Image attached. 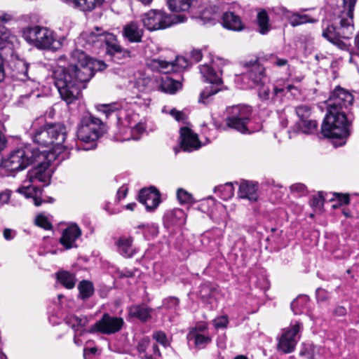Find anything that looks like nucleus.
Returning <instances> with one entry per match:
<instances>
[{"mask_svg":"<svg viewBox=\"0 0 359 359\" xmlns=\"http://www.w3.org/2000/svg\"><path fill=\"white\" fill-rule=\"evenodd\" d=\"M307 298L306 297H299L291 303V309L294 314H299L303 312L300 308L306 302Z\"/></svg>","mask_w":359,"mask_h":359,"instance_id":"a18cd8bd","label":"nucleus"},{"mask_svg":"<svg viewBox=\"0 0 359 359\" xmlns=\"http://www.w3.org/2000/svg\"><path fill=\"white\" fill-rule=\"evenodd\" d=\"M257 23L259 26V32L262 34H266L269 32L271 28L269 24V18L265 11H262L257 13Z\"/></svg>","mask_w":359,"mask_h":359,"instance_id":"f704fd0d","label":"nucleus"},{"mask_svg":"<svg viewBox=\"0 0 359 359\" xmlns=\"http://www.w3.org/2000/svg\"><path fill=\"white\" fill-rule=\"evenodd\" d=\"M104 43L107 45V52L111 56L115 53H123L125 55H129V50L123 48L118 43L116 36L110 33L106 35Z\"/></svg>","mask_w":359,"mask_h":359,"instance_id":"cd10ccee","label":"nucleus"},{"mask_svg":"<svg viewBox=\"0 0 359 359\" xmlns=\"http://www.w3.org/2000/svg\"><path fill=\"white\" fill-rule=\"evenodd\" d=\"M163 112H168L172 116L175 118L177 121H183L184 119V114L180 111H177L175 109H172L169 111H167L165 107L162 109Z\"/></svg>","mask_w":359,"mask_h":359,"instance_id":"4d7b16f0","label":"nucleus"},{"mask_svg":"<svg viewBox=\"0 0 359 359\" xmlns=\"http://www.w3.org/2000/svg\"><path fill=\"white\" fill-rule=\"evenodd\" d=\"M148 66L154 71L163 74H168L177 71L178 69H185L188 66V62L184 57H177L174 62H168L156 58L152 59L148 62Z\"/></svg>","mask_w":359,"mask_h":359,"instance_id":"4468645a","label":"nucleus"},{"mask_svg":"<svg viewBox=\"0 0 359 359\" xmlns=\"http://www.w3.org/2000/svg\"><path fill=\"white\" fill-rule=\"evenodd\" d=\"M152 309L145 305H134L129 308V316L146 321L151 318Z\"/></svg>","mask_w":359,"mask_h":359,"instance_id":"7c9ffc66","label":"nucleus"},{"mask_svg":"<svg viewBox=\"0 0 359 359\" xmlns=\"http://www.w3.org/2000/svg\"><path fill=\"white\" fill-rule=\"evenodd\" d=\"M59 282L67 289H72L76 284V278L74 274L66 271H59L57 273Z\"/></svg>","mask_w":359,"mask_h":359,"instance_id":"72a5a7b5","label":"nucleus"},{"mask_svg":"<svg viewBox=\"0 0 359 359\" xmlns=\"http://www.w3.org/2000/svg\"><path fill=\"white\" fill-rule=\"evenodd\" d=\"M35 224L37 226H39L44 229H46V230L50 229L52 227V225L48 220L47 217L43 215H39L36 217Z\"/></svg>","mask_w":359,"mask_h":359,"instance_id":"de8ad7c7","label":"nucleus"},{"mask_svg":"<svg viewBox=\"0 0 359 359\" xmlns=\"http://www.w3.org/2000/svg\"><path fill=\"white\" fill-rule=\"evenodd\" d=\"M244 67L246 69L244 73L245 77L250 79L254 84L261 83L264 77V69L257 60L246 62Z\"/></svg>","mask_w":359,"mask_h":359,"instance_id":"412c9836","label":"nucleus"},{"mask_svg":"<svg viewBox=\"0 0 359 359\" xmlns=\"http://www.w3.org/2000/svg\"><path fill=\"white\" fill-rule=\"evenodd\" d=\"M18 191L23 194L26 198H33L34 203L36 206H39L43 203V201L40 198L41 194V189H39L35 184L29 182L27 178L24 180L22 185L18 189Z\"/></svg>","mask_w":359,"mask_h":359,"instance_id":"aec40b11","label":"nucleus"},{"mask_svg":"<svg viewBox=\"0 0 359 359\" xmlns=\"http://www.w3.org/2000/svg\"><path fill=\"white\" fill-rule=\"evenodd\" d=\"M139 201L145 205L147 210L152 211L160 203V194L154 187L142 189L139 194Z\"/></svg>","mask_w":359,"mask_h":359,"instance_id":"f3484780","label":"nucleus"},{"mask_svg":"<svg viewBox=\"0 0 359 359\" xmlns=\"http://www.w3.org/2000/svg\"><path fill=\"white\" fill-rule=\"evenodd\" d=\"M49 134L52 139V146L47 154H54V156L58 157L65 151V147L62 145L67 137V130L62 123L49 124Z\"/></svg>","mask_w":359,"mask_h":359,"instance_id":"ddd939ff","label":"nucleus"},{"mask_svg":"<svg viewBox=\"0 0 359 359\" xmlns=\"http://www.w3.org/2000/svg\"><path fill=\"white\" fill-rule=\"evenodd\" d=\"M282 81L278 82L274 88H273V93L276 95H278L279 94H283L285 91H291L292 89L294 88V86L292 84H287L284 85V86H282L281 83Z\"/></svg>","mask_w":359,"mask_h":359,"instance_id":"09e8293b","label":"nucleus"},{"mask_svg":"<svg viewBox=\"0 0 359 359\" xmlns=\"http://www.w3.org/2000/svg\"><path fill=\"white\" fill-rule=\"evenodd\" d=\"M28 64L24 61H19L18 62L16 76L18 79L25 81L28 78Z\"/></svg>","mask_w":359,"mask_h":359,"instance_id":"79ce46f5","label":"nucleus"},{"mask_svg":"<svg viewBox=\"0 0 359 359\" xmlns=\"http://www.w3.org/2000/svg\"><path fill=\"white\" fill-rule=\"evenodd\" d=\"M310 205L316 208L320 209L323 205V200L321 196H314L310 201Z\"/></svg>","mask_w":359,"mask_h":359,"instance_id":"bf43d9fd","label":"nucleus"},{"mask_svg":"<svg viewBox=\"0 0 359 359\" xmlns=\"http://www.w3.org/2000/svg\"><path fill=\"white\" fill-rule=\"evenodd\" d=\"M182 83L168 76L163 78L159 88L166 93L174 94L182 88Z\"/></svg>","mask_w":359,"mask_h":359,"instance_id":"473e14b6","label":"nucleus"},{"mask_svg":"<svg viewBox=\"0 0 359 359\" xmlns=\"http://www.w3.org/2000/svg\"><path fill=\"white\" fill-rule=\"evenodd\" d=\"M177 196L182 203H189L191 201V195L183 189H179L177 190Z\"/></svg>","mask_w":359,"mask_h":359,"instance_id":"603ef678","label":"nucleus"},{"mask_svg":"<svg viewBox=\"0 0 359 359\" xmlns=\"http://www.w3.org/2000/svg\"><path fill=\"white\" fill-rule=\"evenodd\" d=\"M229 323L226 316H221L213 320V325L216 329L225 328Z\"/></svg>","mask_w":359,"mask_h":359,"instance_id":"864d4df0","label":"nucleus"},{"mask_svg":"<svg viewBox=\"0 0 359 359\" xmlns=\"http://www.w3.org/2000/svg\"><path fill=\"white\" fill-rule=\"evenodd\" d=\"M78 289L79 290V296L81 299L90 297L94 292L92 283L88 280L81 281L78 285Z\"/></svg>","mask_w":359,"mask_h":359,"instance_id":"e433bc0d","label":"nucleus"},{"mask_svg":"<svg viewBox=\"0 0 359 359\" xmlns=\"http://www.w3.org/2000/svg\"><path fill=\"white\" fill-rule=\"evenodd\" d=\"M185 20L184 15H168L161 10H151L142 17L144 26L149 31L165 29Z\"/></svg>","mask_w":359,"mask_h":359,"instance_id":"0eeeda50","label":"nucleus"},{"mask_svg":"<svg viewBox=\"0 0 359 359\" xmlns=\"http://www.w3.org/2000/svg\"><path fill=\"white\" fill-rule=\"evenodd\" d=\"M316 297L319 302H325L329 298L327 292L321 288L316 290Z\"/></svg>","mask_w":359,"mask_h":359,"instance_id":"052dcab7","label":"nucleus"},{"mask_svg":"<svg viewBox=\"0 0 359 359\" xmlns=\"http://www.w3.org/2000/svg\"><path fill=\"white\" fill-rule=\"evenodd\" d=\"M13 19L11 15L1 13H0V49L7 43H10L15 38L11 30L4 26V23L8 22Z\"/></svg>","mask_w":359,"mask_h":359,"instance_id":"393cba45","label":"nucleus"},{"mask_svg":"<svg viewBox=\"0 0 359 359\" xmlns=\"http://www.w3.org/2000/svg\"><path fill=\"white\" fill-rule=\"evenodd\" d=\"M104 130V125L100 119L93 116L91 114L83 116L78 127L77 137L82 142L90 143V146L88 147H83L82 149L89 150L94 148L95 146V142Z\"/></svg>","mask_w":359,"mask_h":359,"instance_id":"423d86ee","label":"nucleus"},{"mask_svg":"<svg viewBox=\"0 0 359 359\" xmlns=\"http://www.w3.org/2000/svg\"><path fill=\"white\" fill-rule=\"evenodd\" d=\"M208 329V326L205 323H198L195 327L190 329L189 331H195L196 333L203 334L204 331Z\"/></svg>","mask_w":359,"mask_h":359,"instance_id":"680f3d73","label":"nucleus"},{"mask_svg":"<svg viewBox=\"0 0 359 359\" xmlns=\"http://www.w3.org/2000/svg\"><path fill=\"white\" fill-rule=\"evenodd\" d=\"M50 156L52 155H47L46 151H39L30 145H27L12 151L4 161V167L11 171L22 170L35 162L37 158L45 159L48 157V160H51Z\"/></svg>","mask_w":359,"mask_h":359,"instance_id":"20e7f679","label":"nucleus"},{"mask_svg":"<svg viewBox=\"0 0 359 359\" xmlns=\"http://www.w3.org/2000/svg\"><path fill=\"white\" fill-rule=\"evenodd\" d=\"M215 191H219L222 193V197L228 199L233 196L234 189L231 183H226L224 185L215 188Z\"/></svg>","mask_w":359,"mask_h":359,"instance_id":"37998d69","label":"nucleus"},{"mask_svg":"<svg viewBox=\"0 0 359 359\" xmlns=\"http://www.w3.org/2000/svg\"><path fill=\"white\" fill-rule=\"evenodd\" d=\"M71 57L77 67V71L81 73L80 79L87 82L94 75L95 72L102 71L106 68V65L100 60L90 58L81 50L76 49L72 54Z\"/></svg>","mask_w":359,"mask_h":359,"instance_id":"6e6552de","label":"nucleus"},{"mask_svg":"<svg viewBox=\"0 0 359 359\" xmlns=\"http://www.w3.org/2000/svg\"><path fill=\"white\" fill-rule=\"evenodd\" d=\"M123 325L124 320L122 318L111 316L109 313H104L102 318L90 327L89 332L112 334L119 332Z\"/></svg>","mask_w":359,"mask_h":359,"instance_id":"9b49d317","label":"nucleus"},{"mask_svg":"<svg viewBox=\"0 0 359 359\" xmlns=\"http://www.w3.org/2000/svg\"><path fill=\"white\" fill-rule=\"evenodd\" d=\"M257 189V184L243 181L239 186L238 196L250 201H256L258 198Z\"/></svg>","mask_w":359,"mask_h":359,"instance_id":"b1692460","label":"nucleus"},{"mask_svg":"<svg viewBox=\"0 0 359 359\" xmlns=\"http://www.w3.org/2000/svg\"><path fill=\"white\" fill-rule=\"evenodd\" d=\"M81 234L80 228L76 224H72L63 231L60 239V243L66 249H70L74 247V243Z\"/></svg>","mask_w":359,"mask_h":359,"instance_id":"4be33fe9","label":"nucleus"},{"mask_svg":"<svg viewBox=\"0 0 359 359\" xmlns=\"http://www.w3.org/2000/svg\"><path fill=\"white\" fill-rule=\"evenodd\" d=\"M7 141L6 137L3 133L2 127L0 125V151L4 150L6 147Z\"/></svg>","mask_w":359,"mask_h":359,"instance_id":"69168bd1","label":"nucleus"},{"mask_svg":"<svg viewBox=\"0 0 359 359\" xmlns=\"http://www.w3.org/2000/svg\"><path fill=\"white\" fill-rule=\"evenodd\" d=\"M296 114L299 118V121L311 118L312 110L309 105H299L295 109Z\"/></svg>","mask_w":359,"mask_h":359,"instance_id":"ea45409f","label":"nucleus"},{"mask_svg":"<svg viewBox=\"0 0 359 359\" xmlns=\"http://www.w3.org/2000/svg\"><path fill=\"white\" fill-rule=\"evenodd\" d=\"M288 20L292 27H296L306 22H315L316 21L311 19L307 15H300L299 13H292L288 17Z\"/></svg>","mask_w":359,"mask_h":359,"instance_id":"4c0bfd02","label":"nucleus"},{"mask_svg":"<svg viewBox=\"0 0 359 359\" xmlns=\"http://www.w3.org/2000/svg\"><path fill=\"white\" fill-rule=\"evenodd\" d=\"M143 29L140 28L137 22H130L123 27V37L131 43H139L142 41Z\"/></svg>","mask_w":359,"mask_h":359,"instance_id":"5701e85b","label":"nucleus"},{"mask_svg":"<svg viewBox=\"0 0 359 359\" xmlns=\"http://www.w3.org/2000/svg\"><path fill=\"white\" fill-rule=\"evenodd\" d=\"M353 6L349 12V7L342 0L341 15L334 22L330 23L327 20L323 21V36L340 49H346V44L343 39H350L353 34Z\"/></svg>","mask_w":359,"mask_h":359,"instance_id":"f03ea898","label":"nucleus"},{"mask_svg":"<svg viewBox=\"0 0 359 359\" xmlns=\"http://www.w3.org/2000/svg\"><path fill=\"white\" fill-rule=\"evenodd\" d=\"M346 313V309L342 306H338L334 310V314L338 316H344Z\"/></svg>","mask_w":359,"mask_h":359,"instance_id":"774afa93","label":"nucleus"},{"mask_svg":"<svg viewBox=\"0 0 359 359\" xmlns=\"http://www.w3.org/2000/svg\"><path fill=\"white\" fill-rule=\"evenodd\" d=\"M23 36L29 43L39 49H58L62 43L53 31L47 27L35 26L24 30Z\"/></svg>","mask_w":359,"mask_h":359,"instance_id":"39448f33","label":"nucleus"},{"mask_svg":"<svg viewBox=\"0 0 359 359\" xmlns=\"http://www.w3.org/2000/svg\"><path fill=\"white\" fill-rule=\"evenodd\" d=\"M214 291L215 287L209 283H204L200 287L199 296L203 300L207 301L211 298Z\"/></svg>","mask_w":359,"mask_h":359,"instance_id":"a19ab883","label":"nucleus"},{"mask_svg":"<svg viewBox=\"0 0 359 359\" xmlns=\"http://www.w3.org/2000/svg\"><path fill=\"white\" fill-rule=\"evenodd\" d=\"M189 341H193L194 345L198 348H204L211 342V337L204 334L196 333L195 331H189L187 335Z\"/></svg>","mask_w":359,"mask_h":359,"instance_id":"2f4dec72","label":"nucleus"},{"mask_svg":"<svg viewBox=\"0 0 359 359\" xmlns=\"http://www.w3.org/2000/svg\"><path fill=\"white\" fill-rule=\"evenodd\" d=\"M11 196V191L5 190L0 191V206L8 203Z\"/></svg>","mask_w":359,"mask_h":359,"instance_id":"13d9d810","label":"nucleus"},{"mask_svg":"<svg viewBox=\"0 0 359 359\" xmlns=\"http://www.w3.org/2000/svg\"><path fill=\"white\" fill-rule=\"evenodd\" d=\"M229 116L226 118V126L241 133H251L248 128L251 108L245 105H236L227 109Z\"/></svg>","mask_w":359,"mask_h":359,"instance_id":"9d476101","label":"nucleus"},{"mask_svg":"<svg viewBox=\"0 0 359 359\" xmlns=\"http://www.w3.org/2000/svg\"><path fill=\"white\" fill-rule=\"evenodd\" d=\"M97 109L98 111L105 114L106 116L108 117L111 113L118 109V106L116 103L99 104L97 106Z\"/></svg>","mask_w":359,"mask_h":359,"instance_id":"49530a36","label":"nucleus"},{"mask_svg":"<svg viewBox=\"0 0 359 359\" xmlns=\"http://www.w3.org/2000/svg\"><path fill=\"white\" fill-rule=\"evenodd\" d=\"M222 23L224 27L233 31H241L244 28L240 17L232 12H225L223 14Z\"/></svg>","mask_w":359,"mask_h":359,"instance_id":"a878e982","label":"nucleus"},{"mask_svg":"<svg viewBox=\"0 0 359 359\" xmlns=\"http://www.w3.org/2000/svg\"><path fill=\"white\" fill-rule=\"evenodd\" d=\"M3 235L6 240L11 241L15 237V232L11 229H5Z\"/></svg>","mask_w":359,"mask_h":359,"instance_id":"0e129e2a","label":"nucleus"},{"mask_svg":"<svg viewBox=\"0 0 359 359\" xmlns=\"http://www.w3.org/2000/svg\"><path fill=\"white\" fill-rule=\"evenodd\" d=\"M191 60L194 62H199L202 58V53L200 50H194L191 53Z\"/></svg>","mask_w":359,"mask_h":359,"instance_id":"e2e57ef3","label":"nucleus"},{"mask_svg":"<svg viewBox=\"0 0 359 359\" xmlns=\"http://www.w3.org/2000/svg\"><path fill=\"white\" fill-rule=\"evenodd\" d=\"M181 147L185 151H192L201 147L198 135L187 127L180 129Z\"/></svg>","mask_w":359,"mask_h":359,"instance_id":"a211bd4d","label":"nucleus"},{"mask_svg":"<svg viewBox=\"0 0 359 359\" xmlns=\"http://www.w3.org/2000/svg\"><path fill=\"white\" fill-rule=\"evenodd\" d=\"M154 338L158 341V343L161 344L163 346H165L168 345V339L166 337V335L163 332H156L154 333Z\"/></svg>","mask_w":359,"mask_h":359,"instance_id":"6e6d98bb","label":"nucleus"},{"mask_svg":"<svg viewBox=\"0 0 359 359\" xmlns=\"http://www.w3.org/2000/svg\"><path fill=\"white\" fill-rule=\"evenodd\" d=\"M133 239L132 237L121 236L116 242L119 253L127 258L131 257L135 253L133 247Z\"/></svg>","mask_w":359,"mask_h":359,"instance_id":"c85d7f7f","label":"nucleus"},{"mask_svg":"<svg viewBox=\"0 0 359 359\" xmlns=\"http://www.w3.org/2000/svg\"><path fill=\"white\" fill-rule=\"evenodd\" d=\"M316 348H317L313 345H308L301 351L300 354L309 359H315Z\"/></svg>","mask_w":359,"mask_h":359,"instance_id":"3c124183","label":"nucleus"},{"mask_svg":"<svg viewBox=\"0 0 359 359\" xmlns=\"http://www.w3.org/2000/svg\"><path fill=\"white\" fill-rule=\"evenodd\" d=\"M300 325L295 323L290 328L283 331L279 339L278 347L285 353L292 352L297 343V336L299 332Z\"/></svg>","mask_w":359,"mask_h":359,"instance_id":"dca6fc26","label":"nucleus"},{"mask_svg":"<svg viewBox=\"0 0 359 359\" xmlns=\"http://www.w3.org/2000/svg\"><path fill=\"white\" fill-rule=\"evenodd\" d=\"M194 0H168L170 8L175 12L187 11Z\"/></svg>","mask_w":359,"mask_h":359,"instance_id":"c9c22d12","label":"nucleus"},{"mask_svg":"<svg viewBox=\"0 0 359 359\" xmlns=\"http://www.w3.org/2000/svg\"><path fill=\"white\" fill-rule=\"evenodd\" d=\"M45 151L47 152L46 149ZM46 154L52 155L50 157L51 158V160H48V157H46L45 159L37 158L35 162H38L39 165L28 172L26 178L28 179L29 182H31V183L36 184V182H39L43 183L46 185L49 184L50 179V170L49 169V164L52 161L56 158V156H54V154L46 153Z\"/></svg>","mask_w":359,"mask_h":359,"instance_id":"f8f14e48","label":"nucleus"},{"mask_svg":"<svg viewBox=\"0 0 359 359\" xmlns=\"http://www.w3.org/2000/svg\"><path fill=\"white\" fill-rule=\"evenodd\" d=\"M201 19L204 21L205 24L213 25L217 21V14L213 13L211 16L208 15V11H205L202 13Z\"/></svg>","mask_w":359,"mask_h":359,"instance_id":"5fc2aeb1","label":"nucleus"},{"mask_svg":"<svg viewBox=\"0 0 359 359\" xmlns=\"http://www.w3.org/2000/svg\"><path fill=\"white\" fill-rule=\"evenodd\" d=\"M291 190L293 191L304 193L306 190V187L302 184H295L291 186Z\"/></svg>","mask_w":359,"mask_h":359,"instance_id":"338daca9","label":"nucleus"},{"mask_svg":"<svg viewBox=\"0 0 359 359\" xmlns=\"http://www.w3.org/2000/svg\"><path fill=\"white\" fill-rule=\"evenodd\" d=\"M353 103V95L339 86L334 88L326 101L327 112L321 132L325 137L333 139L335 146L344 145L350 135L349 127L353 121L350 107Z\"/></svg>","mask_w":359,"mask_h":359,"instance_id":"f257e3e1","label":"nucleus"},{"mask_svg":"<svg viewBox=\"0 0 359 359\" xmlns=\"http://www.w3.org/2000/svg\"><path fill=\"white\" fill-rule=\"evenodd\" d=\"M104 0H69L68 5L81 11H92L100 7Z\"/></svg>","mask_w":359,"mask_h":359,"instance_id":"bb28decb","label":"nucleus"},{"mask_svg":"<svg viewBox=\"0 0 359 359\" xmlns=\"http://www.w3.org/2000/svg\"><path fill=\"white\" fill-rule=\"evenodd\" d=\"M180 304V300L175 297H168L163 300L162 306L168 310H175Z\"/></svg>","mask_w":359,"mask_h":359,"instance_id":"c03bdc74","label":"nucleus"},{"mask_svg":"<svg viewBox=\"0 0 359 359\" xmlns=\"http://www.w3.org/2000/svg\"><path fill=\"white\" fill-rule=\"evenodd\" d=\"M81 73L76 65H71L65 68L59 66L53 73L55 85L61 98L67 104H72L81 96V89L86 81L80 79Z\"/></svg>","mask_w":359,"mask_h":359,"instance_id":"7ed1b4c3","label":"nucleus"},{"mask_svg":"<svg viewBox=\"0 0 359 359\" xmlns=\"http://www.w3.org/2000/svg\"><path fill=\"white\" fill-rule=\"evenodd\" d=\"M96 32L85 31L76 39V49L79 47L89 48L91 47H100L104 43L107 32H100L98 27L95 28Z\"/></svg>","mask_w":359,"mask_h":359,"instance_id":"2eb2a0df","label":"nucleus"},{"mask_svg":"<svg viewBox=\"0 0 359 359\" xmlns=\"http://www.w3.org/2000/svg\"><path fill=\"white\" fill-rule=\"evenodd\" d=\"M318 123L316 121L309 118L299 121L294 127V133H302L304 134H313L317 130Z\"/></svg>","mask_w":359,"mask_h":359,"instance_id":"c756f323","label":"nucleus"},{"mask_svg":"<svg viewBox=\"0 0 359 359\" xmlns=\"http://www.w3.org/2000/svg\"><path fill=\"white\" fill-rule=\"evenodd\" d=\"M145 130L144 126L138 123L135 124L134 126H131V138L135 140H137L140 139V135L143 133Z\"/></svg>","mask_w":359,"mask_h":359,"instance_id":"8fccbe9b","label":"nucleus"},{"mask_svg":"<svg viewBox=\"0 0 359 359\" xmlns=\"http://www.w3.org/2000/svg\"><path fill=\"white\" fill-rule=\"evenodd\" d=\"M32 138L33 141L43 147H49L52 146V139L49 134V124L36 128V123L33 125L32 132Z\"/></svg>","mask_w":359,"mask_h":359,"instance_id":"6ab92c4d","label":"nucleus"},{"mask_svg":"<svg viewBox=\"0 0 359 359\" xmlns=\"http://www.w3.org/2000/svg\"><path fill=\"white\" fill-rule=\"evenodd\" d=\"M200 73L209 86L200 93L198 102L207 104L212 100V96L222 90V80L220 75L207 64L200 66Z\"/></svg>","mask_w":359,"mask_h":359,"instance_id":"1a4fd4ad","label":"nucleus"},{"mask_svg":"<svg viewBox=\"0 0 359 359\" xmlns=\"http://www.w3.org/2000/svg\"><path fill=\"white\" fill-rule=\"evenodd\" d=\"M67 323L74 330L84 327L87 323L86 317H79L75 315H69L66 318Z\"/></svg>","mask_w":359,"mask_h":359,"instance_id":"58836bf2","label":"nucleus"}]
</instances>
